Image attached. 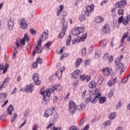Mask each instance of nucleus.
Instances as JSON below:
<instances>
[{
    "label": "nucleus",
    "mask_w": 130,
    "mask_h": 130,
    "mask_svg": "<svg viewBox=\"0 0 130 130\" xmlns=\"http://www.w3.org/2000/svg\"><path fill=\"white\" fill-rule=\"evenodd\" d=\"M106 44H107V41L106 40H104L100 41V45L101 46H105Z\"/></svg>",
    "instance_id": "e433bc0d"
},
{
    "label": "nucleus",
    "mask_w": 130,
    "mask_h": 130,
    "mask_svg": "<svg viewBox=\"0 0 130 130\" xmlns=\"http://www.w3.org/2000/svg\"><path fill=\"white\" fill-rule=\"evenodd\" d=\"M81 73V71L79 70H76L72 73L71 77L73 78V79H78Z\"/></svg>",
    "instance_id": "dca6fc26"
},
{
    "label": "nucleus",
    "mask_w": 130,
    "mask_h": 130,
    "mask_svg": "<svg viewBox=\"0 0 130 130\" xmlns=\"http://www.w3.org/2000/svg\"><path fill=\"white\" fill-rule=\"evenodd\" d=\"M36 62L39 63V64H41L42 62H43V60L40 57H38L36 60Z\"/></svg>",
    "instance_id": "37998d69"
},
{
    "label": "nucleus",
    "mask_w": 130,
    "mask_h": 130,
    "mask_svg": "<svg viewBox=\"0 0 130 130\" xmlns=\"http://www.w3.org/2000/svg\"><path fill=\"white\" fill-rule=\"evenodd\" d=\"M87 53V49L86 48H82L81 50V55L82 56H85Z\"/></svg>",
    "instance_id": "4c0bfd02"
},
{
    "label": "nucleus",
    "mask_w": 130,
    "mask_h": 130,
    "mask_svg": "<svg viewBox=\"0 0 130 130\" xmlns=\"http://www.w3.org/2000/svg\"><path fill=\"white\" fill-rule=\"evenodd\" d=\"M93 10H94V4L87 6L84 12V15L86 17H89L91 15V13L93 12Z\"/></svg>",
    "instance_id": "1a4fd4ad"
},
{
    "label": "nucleus",
    "mask_w": 130,
    "mask_h": 130,
    "mask_svg": "<svg viewBox=\"0 0 130 130\" xmlns=\"http://www.w3.org/2000/svg\"><path fill=\"white\" fill-rule=\"evenodd\" d=\"M29 40V36L27 34H24V37L20 40V43L22 45H25V41H28Z\"/></svg>",
    "instance_id": "aec40b11"
},
{
    "label": "nucleus",
    "mask_w": 130,
    "mask_h": 130,
    "mask_svg": "<svg viewBox=\"0 0 130 130\" xmlns=\"http://www.w3.org/2000/svg\"><path fill=\"white\" fill-rule=\"evenodd\" d=\"M117 81V77L115 76V74H112L111 77V80L108 82V86L112 87L116 83Z\"/></svg>",
    "instance_id": "9d476101"
},
{
    "label": "nucleus",
    "mask_w": 130,
    "mask_h": 130,
    "mask_svg": "<svg viewBox=\"0 0 130 130\" xmlns=\"http://www.w3.org/2000/svg\"><path fill=\"white\" fill-rule=\"evenodd\" d=\"M8 94L6 93L2 92L0 93V103L4 102L6 100Z\"/></svg>",
    "instance_id": "412c9836"
},
{
    "label": "nucleus",
    "mask_w": 130,
    "mask_h": 130,
    "mask_svg": "<svg viewBox=\"0 0 130 130\" xmlns=\"http://www.w3.org/2000/svg\"><path fill=\"white\" fill-rule=\"evenodd\" d=\"M1 84L2 83L0 82V91H2L4 88H6L10 84V77H6L3 81L2 85Z\"/></svg>",
    "instance_id": "9b49d317"
},
{
    "label": "nucleus",
    "mask_w": 130,
    "mask_h": 130,
    "mask_svg": "<svg viewBox=\"0 0 130 130\" xmlns=\"http://www.w3.org/2000/svg\"><path fill=\"white\" fill-rule=\"evenodd\" d=\"M88 87L90 88L94 89V88H96V83L95 81H92L90 82L88 85Z\"/></svg>",
    "instance_id": "c85d7f7f"
},
{
    "label": "nucleus",
    "mask_w": 130,
    "mask_h": 130,
    "mask_svg": "<svg viewBox=\"0 0 130 130\" xmlns=\"http://www.w3.org/2000/svg\"><path fill=\"white\" fill-rule=\"evenodd\" d=\"M127 4V2L126 0H121L115 4V8H117V9H122V8H124V7L126 6Z\"/></svg>",
    "instance_id": "0eeeda50"
},
{
    "label": "nucleus",
    "mask_w": 130,
    "mask_h": 130,
    "mask_svg": "<svg viewBox=\"0 0 130 130\" xmlns=\"http://www.w3.org/2000/svg\"><path fill=\"white\" fill-rule=\"evenodd\" d=\"M49 128H51V129L53 130H60L61 129V128L59 127H55L54 126V123H50L47 126V129H49Z\"/></svg>",
    "instance_id": "a211bd4d"
},
{
    "label": "nucleus",
    "mask_w": 130,
    "mask_h": 130,
    "mask_svg": "<svg viewBox=\"0 0 130 130\" xmlns=\"http://www.w3.org/2000/svg\"><path fill=\"white\" fill-rule=\"evenodd\" d=\"M59 9H60L57 10V12H56L57 17H58V16H59V14H60V12H61V11L63 10V5H60Z\"/></svg>",
    "instance_id": "c756f323"
},
{
    "label": "nucleus",
    "mask_w": 130,
    "mask_h": 130,
    "mask_svg": "<svg viewBox=\"0 0 130 130\" xmlns=\"http://www.w3.org/2000/svg\"><path fill=\"white\" fill-rule=\"evenodd\" d=\"M13 111H14V107H13V105H10L7 108L8 113L9 114V115H12L13 114Z\"/></svg>",
    "instance_id": "cd10ccee"
},
{
    "label": "nucleus",
    "mask_w": 130,
    "mask_h": 130,
    "mask_svg": "<svg viewBox=\"0 0 130 130\" xmlns=\"http://www.w3.org/2000/svg\"><path fill=\"white\" fill-rule=\"evenodd\" d=\"M62 89V87L60 85H54V86H51L50 88L47 89V90L49 91V93L51 94V93H53L55 91V90H57V91H60V90Z\"/></svg>",
    "instance_id": "6e6552de"
},
{
    "label": "nucleus",
    "mask_w": 130,
    "mask_h": 130,
    "mask_svg": "<svg viewBox=\"0 0 130 130\" xmlns=\"http://www.w3.org/2000/svg\"><path fill=\"white\" fill-rule=\"evenodd\" d=\"M86 75H82L80 76V79L81 81H85L86 80Z\"/></svg>",
    "instance_id": "8fccbe9b"
},
{
    "label": "nucleus",
    "mask_w": 130,
    "mask_h": 130,
    "mask_svg": "<svg viewBox=\"0 0 130 130\" xmlns=\"http://www.w3.org/2000/svg\"><path fill=\"white\" fill-rule=\"evenodd\" d=\"M16 54H17V48H16V47H14L13 50V55H12L13 58H15Z\"/></svg>",
    "instance_id": "c03bdc74"
},
{
    "label": "nucleus",
    "mask_w": 130,
    "mask_h": 130,
    "mask_svg": "<svg viewBox=\"0 0 130 130\" xmlns=\"http://www.w3.org/2000/svg\"><path fill=\"white\" fill-rule=\"evenodd\" d=\"M33 89H34V85L32 84H29L26 86L24 91L25 92H33Z\"/></svg>",
    "instance_id": "f3484780"
},
{
    "label": "nucleus",
    "mask_w": 130,
    "mask_h": 130,
    "mask_svg": "<svg viewBox=\"0 0 130 130\" xmlns=\"http://www.w3.org/2000/svg\"><path fill=\"white\" fill-rule=\"evenodd\" d=\"M89 128H90V125H89V124H88L87 125H86L84 127L83 130H88Z\"/></svg>",
    "instance_id": "338daca9"
},
{
    "label": "nucleus",
    "mask_w": 130,
    "mask_h": 130,
    "mask_svg": "<svg viewBox=\"0 0 130 130\" xmlns=\"http://www.w3.org/2000/svg\"><path fill=\"white\" fill-rule=\"evenodd\" d=\"M87 39V34H84L82 37H78L76 39V42H80V41H85Z\"/></svg>",
    "instance_id": "4be33fe9"
},
{
    "label": "nucleus",
    "mask_w": 130,
    "mask_h": 130,
    "mask_svg": "<svg viewBox=\"0 0 130 130\" xmlns=\"http://www.w3.org/2000/svg\"><path fill=\"white\" fill-rule=\"evenodd\" d=\"M84 122H85V118L81 119L79 123V126H82L84 124Z\"/></svg>",
    "instance_id": "6e6d98bb"
},
{
    "label": "nucleus",
    "mask_w": 130,
    "mask_h": 130,
    "mask_svg": "<svg viewBox=\"0 0 130 130\" xmlns=\"http://www.w3.org/2000/svg\"><path fill=\"white\" fill-rule=\"evenodd\" d=\"M94 21L98 23H102L104 21V18L101 16H96L95 18Z\"/></svg>",
    "instance_id": "a878e982"
},
{
    "label": "nucleus",
    "mask_w": 130,
    "mask_h": 130,
    "mask_svg": "<svg viewBox=\"0 0 130 130\" xmlns=\"http://www.w3.org/2000/svg\"><path fill=\"white\" fill-rule=\"evenodd\" d=\"M71 41H72V36L69 35L66 42L67 46H69L71 44Z\"/></svg>",
    "instance_id": "2f4dec72"
},
{
    "label": "nucleus",
    "mask_w": 130,
    "mask_h": 130,
    "mask_svg": "<svg viewBox=\"0 0 130 130\" xmlns=\"http://www.w3.org/2000/svg\"><path fill=\"white\" fill-rule=\"evenodd\" d=\"M70 130H77V127L75 125H72L70 127Z\"/></svg>",
    "instance_id": "e2e57ef3"
},
{
    "label": "nucleus",
    "mask_w": 130,
    "mask_h": 130,
    "mask_svg": "<svg viewBox=\"0 0 130 130\" xmlns=\"http://www.w3.org/2000/svg\"><path fill=\"white\" fill-rule=\"evenodd\" d=\"M85 80H86V82H90V80H91V76H86Z\"/></svg>",
    "instance_id": "680f3d73"
},
{
    "label": "nucleus",
    "mask_w": 130,
    "mask_h": 130,
    "mask_svg": "<svg viewBox=\"0 0 130 130\" xmlns=\"http://www.w3.org/2000/svg\"><path fill=\"white\" fill-rule=\"evenodd\" d=\"M127 36H128V32H126L125 34H123V35L122 37V39H121L122 43H123V41H124V39H125V38H127Z\"/></svg>",
    "instance_id": "58836bf2"
},
{
    "label": "nucleus",
    "mask_w": 130,
    "mask_h": 130,
    "mask_svg": "<svg viewBox=\"0 0 130 130\" xmlns=\"http://www.w3.org/2000/svg\"><path fill=\"white\" fill-rule=\"evenodd\" d=\"M85 29L82 27L74 28L72 30V34L73 36H79L81 33H83Z\"/></svg>",
    "instance_id": "423d86ee"
},
{
    "label": "nucleus",
    "mask_w": 130,
    "mask_h": 130,
    "mask_svg": "<svg viewBox=\"0 0 130 130\" xmlns=\"http://www.w3.org/2000/svg\"><path fill=\"white\" fill-rule=\"evenodd\" d=\"M29 32L32 35H35L36 34V30H34V29H30Z\"/></svg>",
    "instance_id": "5fc2aeb1"
},
{
    "label": "nucleus",
    "mask_w": 130,
    "mask_h": 130,
    "mask_svg": "<svg viewBox=\"0 0 130 130\" xmlns=\"http://www.w3.org/2000/svg\"><path fill=\"white\" fill-rule=\"evenodd\" d=\"M17 114L15 113L14 114V115L13 116L12 119H11V122H14V121H15V119H16V118H17Z\"/></svg>",
    "instance_id": "864d4df0"
},
{
    "label": "nucleus",
    "mask_w": 130,
    "mask_h": 130,
    "mask_svg": "<svg viewBox=\"0 0 130 130\" xmlns=\"http://www.w3.org/2000/svg\"><path fill=\"white\" fill-rule=\"evenodd\" d=\"M60 73V76L62 75V73L63 72V71H64V67H62L61 68V69L59 70Z\"/></svg>",
    "instance_id": "052dcab7"
},
{
    "label": "nucleus",
    "mask_w": 130,
    "mask_h": 130,
    "mask_svg": "<svg viewBox=\"0 0 130 130\" xmlns=\"http://www.w3.org/2000/svg\"><path fill=\"white\" fill-rule=\"evenodd\" d=\"M116 66H118L120 69H123V64L119 61V58H116L115 60Z\"/></svg>",
    "instance_id": "bb28decb"
},
{
    "label": "nucleus",
    "mask_w": 130,
    "mask_h": 130,
    "mask_svg": "<svg viewBox=\"0 0 130 130\" xmlns=\"http://www.w3.org/2000/svg\"><path fill=\"white\" fill-rule=\"evenodd\" d=\"M113 93H114V90L113 89L111 90L108 95L109 98H111L113 96Z\"/></svg>",
    "instance_id": "09e8293b"
},
{
    "label": "nucleus",
    "mask_w": 130,
    "mask_h": 130,
    "mask_svg": "<svg viewBox=\"0 0 130 130\" xmlns=\"http://www.w3.org/2000/svg\"><path fill=\"white\" fill-rule=\"evenodd\" d=\"M32 79L33 81H34L36 85H38L41 84V81L39 80V75H38V74H34L32 76Z\"/></svg>",
    "instance_id": "2eb2a0df"
},
{
    "label": "nucleus",
    "mask_w": 130,
    "mask_h": 130,
    "mask_svg": "<svg viewBox=\"0 0 130 130\" xmlns=\"http://www.w3.org/2000/svg\"><path fill=\"white\" fill-rule=\"evenodd\" d=\"M100 98L99 99V103H104V102H105V101H106V97L105 96H102V97H100L99 98Z\"/></svg>",
    "instance_id": "f704fd0d"
},
{
    "label": "nucleus",
    "mask_w": 130,
    "mask_h": 130,
    "mask_svg": "<svg viewBox=\"0 0 130 130\" xmlns=\"http://www.w3.org/2000/svg\"><path fill=\"white\" fill-rule=\"evenodd\" d=\"M102 72H103V75H104V77H109L110 76V74L111 72H112V70L111 68L107 67L106 68H104L102 70Z\"/></svg>",
    "instance_id": "ddd939ff"
},
{
    "label": "nucleus",
    "mask_w": 130,
    "mask_h": 130,
    "mask_svg": "<svg viewBox=\"0 0 130 130\" xmlns=\"http://www.w3.org/2000/svg\"><path fill=\"white\" fill-rule=\"evenodd\" d=\"M83 62V59L81 58H78L76 59V63H75V67L79 68L81 65V63Z\"/></svg>",
    "instance_id": "393cba45"
},
{
    "label": "nucleus",
    "mask_w": 130,
    "mask_h": 130,
    "mask_svg": "<svg viewBox=\"0 0 130 130\" xmlns=\"http://www.w3.org/2000/svg\"><path fill=\"white\" fill-rule=\"evenodd\" d=\"M101 56V51H95V55H94L95 58H99Z\"/></svg>",
    "instance_id": "c9c22d12"
},
{
    "label": "nucleus",
    "mask_w": 130,
    "mask_h": 130,
    "mask_svg": "<svg viewBox=\"0 0 130 130\" xmlns=\"http://www.w3.org/2000/svg\"><path fill=\"white\" fill-rule=\"evenodd\" d=\"M16 44L17 49H19L20 48H20H22V45H21V44H20V43L16 42Z\"/></svg>",
    "instance_id": "4d7b16f0"
},
{
    "label": "nucleus",
    "mask_w": 130,
    "mask_h": 130,
    "mask_svg": "<svg viewBox=\"0 0 130 130\" xmlns=\"http://www.w3.org/2000/svg\"><path fill=\"white\" fill-rule=\"evenodd\" d=\"M68 56V54L67 53H64L62 55H61V60H62L63 59V57H67Z\"/></svg>",
    "instance_id": "bf43d9fd"
},
{
    "label": "nucleus",
    "mask_w": 130,
    "mask_h": 130,
    "mask_svg": "<svg viewBox=\"0 0 130 130\" xmlns=\"http://www.w3.org/2000/svg\"><path fill=\"white\" fill-rule=\"evenodd\" d=\"M113 61V56H110V57L109 58L108 61L110 63V62H112Z\"/></svg>",
    "instance_id": "0e129e2a"
},
{
    "label": "nucleus",
    "mask_w": 130,
    "mask_h": 130,
    "mask_svg": "<svg viewBox=\"0 0 130 130\" xmlns=\"http://www.w3.org/2000/svg\"><path fill=\"white\" fill-rule=\"evenodd\" d=\"M79 20L81 22H84L86 20V17H85V15H82L79 17Z\"/></svg>",
    "instance_id": "a18cd8bd"
},
{
    "label": "nucleus",
    "mask_w": 130,
    "mask_h": 130,
    "mask_svg": "<svg viewBox=\"0 0 130 130\" xmlns=\"http://www.w3.org/2000/svg\"><path fill=\"white\" fill-rule=\"evenodd\" d=\"M100 90L98 89H95L94 90V93H92V95H94V96H97V95H98V94H101V93H99Z\"/></svg>",
    "instance_id": "de8ad7c7"
},
{
    "label": "nucleus",
    "mask_w": 130,
    "mask_h": 130,
    "mask_svg": "<svg viewBox=\"0 0 130 130\" xmlns=\"http://www.w3.org/2000/svg\"><path fill=\"white\" fill-rule=\"evenodd\" d=\"M32 66L33 69H37V67H38V63H37V62H34Z\"/></svg>",
    "instance_id": "603ef678"
},
{
    "label": "nucleus",
    "mask_w": 130,
    "mask_h": 130,
    "mask_svg": "<svg viewBox=\"0 0 130 130\" xmlns=\"http://www.w3.org/2000/svg\"><path fill=\"white\" fill-rule=\"evenodd\" d=\"M67 29H68V22L64 21L63 23L62 30L64 31H67Z\"/></svg>",
    "instance_id": "473e14b6"
},
{
    "label": "nucleus",
    "mask_w": 130,
    "mask_h": 130,
    "mask_svg": "<svg viewBox=\"0 0 130 130\" xmlns=\"http://www.w3.org/2000/svg\"><path fill=\"white\" fill-rule=\"evenodd\" d=\"M115 116H116V113H113L109 115V118L111 120H112L115 117Z\"/></svg>",
    "instance_id": "79ce46f5"
},
{
    "label": "nucleus",
    "mask_w": 130,
    "mask_h": 130,
    "mask_svg": "<svg viewBox=\"0 0 130 130\" xmlns=\"http://www.w3.org/2000/svg\"><path fill=\"white\" fill-rule=\"evenodd\" d=\"M121 107V102H119L118 104L116 105L117 108H119Z\"/></svg>",
    "instance_id": "774afa93"
},
{
    "label": "nucleus",
    "mask_w": 130,
    "mask_h": 130,
    "mask_svg": "<svg viewBox=\"0 0 130 130\" xmlns=\"http://www.w3.org/2000/svg\"><path fill=\"white\" fill-rule=\"evenodd\" d=\"M38 128V125H37V124H35L32 127V130H37Z\"/></svg>",
    "instance_id": "69168bd1"
},
{
    "label": "nucleus",
    "mask_w": 130,
    "mask_h": 130,
    "mask_svg": "<svg viewBox=\"0 0 130 130\" xmlns=\"http://www.w3.org/2000/svg\"><path fill=\"white\" fill-rule=\"evenodd\" d=\"M48 38V34L44 31L41 38V39L38 42L37 46L36 47V50L37 51V53H41L42 49L41 48V43L44 40H46Z\"/></svg>",
    "instance_id": "f257e3e1"
},
{
    "label": "nucleus",
    "mask_w": 130,
    "mask_h": 130,
    "mask_svg": "<svg viewBox=\"0 0 130 130\" xmlns=\"http://www.w3.org/2000/svg\"><path fill=\"white\" fill-rule=\"evenodd\" d=\"M102 31L104 34H108L110 33V25L106 23L102 27Z\"/></svg>",
    "instance_id": "4468645a"
},
{
    "label": "nucleus",
    "mask_w": 130,
    "mask_h": 130,
    "mask_svg": "<svg viewBox=\"0 0 130 130\" xmlns=\"http://www.w3.org/2000/svg\"><path fill=\"white\" fill-rule=\"evenodd\" d=\"M90 97L87 98L85 99V103L88 104L89 102H91V103H96L97 102V98H100L101 97V94L99 93L97 95H93V92L92 91H89Z\"/></svg>",
    "instance_id": "f03ea898"
},
{
    "label": "nucleus",
    "mask_w": 130,
    "mask_h": 130,
    "mask_svg": "<svg viewBox=\"0 0 130 130\" xmlns=\"http://www.w3.org/2000/svg\"><path fill=\"white\" fill-rule=\"evenodd\" d=\"M55 110L54 107H52L50 109H48L46 110L44 113V116L47 118V117H49V116H51L53 114V111Z\"/></svg>",
    "instance_id": "f8f14e48"
},
{
    "label": "nucleus",
    "mask_w": 130,
    "mask_h": 130,
    "mask_svg": "<svg viewBox=\"0 0 130 130\" xmlns=\"http://www.w3.org/2000/svg\"><path fill=\"white\" fill-rule=\"evenodd\" d=\"M8 69H9V64L8 63H6L5 64V67L4 68V65L3 64H0V70L1 71H3V74H5L8 71Z\"/></svg>",
    "instance_id": "6ab92c4d"
},
{
    "label": "nucleus",
    "mask_w": 130,
    "mask_h": 130,
    "mask_svg": "<svg viewBox=\"0 0 130 130\" xmlns=\"http://www.w3.org/2000/svg\"><path fill=\"white\" fill-rule=\"evenodd\" d=\"M51 45V42H48L46 44H45V46L47 47V48H48V47H50Z\"/></svg>",
    "instance_id": "13d9d810"
},
{
    "label": "nucleus",
    "mask_w": 130,
    "mask_h": 130,
    "mask_svg": "<svg viewBox=\"0 0 130 130\" xmlns=\"http://www.w3.org/2000/svg\"><path fill=\"white\" fill-rule=\"evenodd\" d=\"M111 123V121L108 120V121H105L104 123V125H106V126H107L108 125H110Z\"/></svg>",
    "instance_id": "3c124183"
},
{
    "label": "nucleus",
    "mask_w": 130,
    "mask_h": 130,
    "mask_svg": "<svg viewBox=\"0 0 130 130\" xmlns=\"http://www.w3.org/2000/svg\"><path fill=\"white\" fill-rule=\"evenodd\" d=\"M118 15L119 16H121V17H123V15H124V10L122 9H119L117 11Z\"/></svg>",
    "instance_id": "7c9ffc66"
},
{
    "label": "nucleus",
    "mask_w": 130,
    "mask_h": 130,
    "mask_svg": "<svg viewBox=\"0 0 130 130\" xmlns=\"http://www.w3.org/2000/svg\"><path fill=\"white\" fill-rule=\"evenodd\" d=\"M78 85H79V81L75 80L73 82V87L74 89H76L78 87Z\"/></svg>",
    "instance_id": "a19ab883"
},
{
    "label": "nucleus",
    "mask_w": 130,
    "mask_h": 130,
    "mask_svg": "<svg viewBox=\"0 0 130 130\" xmlns=\"http://www.w3.org/2000/svg\"><path fill=\"white\" fill-rule=\"evenodd\" d=\"M130 22V15L129 14H126L125 18H123V17L120 16L118 19V23L121 24L122 23L124 26L127 25V24Z\"/></svg>",
    "instance_id": "7ed1b4c3"
},
{
    "label": "nucleus",
    "mask_w": 130,
    "mask_h": 130,
    "mask_svg": "<svg viewBox=\"0 0 130 130\" xmlns=\"http://www.w3.org/2000/svg\"><path fill=\"white\" fill-rule=\"evenodd\" d=\"M109 58V55H108V53H105L104 56H103V59L104 60H107Z\"/></svg>",
    "instance_id": "49530a36"
},
{
    "label": "nucleus",
    "mask_w": 130,
    "mask_h": 130,
    "mask_svg": "<svg viewBox=\"0 0 130 130\" xmlns=\"http://www.w3.org/2000/svg\"><path fill=\"white\" fill-rule=\"evenodd\" d=\"M20 25L21 28L23 30H25L27 28V23H26V20L24 19L21 20Z\"/></svg>",
    "instance_id": "b1692460"
},
{
    "label": "nucleus",
    "mask_w": 130,
    "mask_h": 130,
    "mask_svg": "<svg viewBox=\"0 0 130 130\" xmlns=\"http://www.w3.org/2000/svg\"><path fill=\"white\" fill-rule=\"evenodd\" d=\"M68 107L69 111L71 114H74V113L76 112V109H78V107L77 106L76 103L72 100L69 101Z\"/></svg>",
    "instance_id": "20e7f679"
},
{
    "label": "nucleus",
    "mask_w": 130,
    "mask_h": 130,
    "mask_svg": "<svg viewBox=\"0 0 130 130\" xmlns=\"http://www.w3.org/2000/svg\"><path fill=\"white\" fill-rule=\"evenodd\" d=\"M8 26L9 31H12L13 30V27H14V20L10 19L8 21Z\"/></svg>",
    "instance_id": "5701e85b"
},
{
    "label": "nucleus",
    "mask_w": 130,
    "mask_h": 130,
    "mask_svg": "<svg viewBox=\"0 0 130 130\" xmlns=\"http://www.w3.org/2000/svg\"><path fill=\"white\" fill-rule=\"evenodd\" d=\"M41 95H43L44 96L42 103L44 105L47 104V102L49 100V98H50V93H49V91L46 89L45 91H42L41 92Z\"/></svg>",
    "instance_id": "39448f33"
},
{
    "label": "nucleus",
    "mask_w": 130,
    "mask_h": 130,
    "mask_svg": "<svg viewBox=\"0 0 130 130\" xmlns=\"http://www.w3.org/2000/svg\"><path fill=\"white\" fill-rule=\"evenodd\" d=\"M86 108V106L84 104H81L78 106V109L79 110H84Z\"/></svg>",
    "instance_id": "ea45409f"
},
{
    "label": "nucleus",
    "mask_w": 130,
    "mask_h": 130,
    "mask_svg": "<svg viewBox=\"0 0 130 130\" xmlns=\"http://www.w3.org/2000/svg\"><path fill=\"white\" fill-rule=\"evenodd\" d=\"M66 31H67L62 29L61 32L58 36V38L59 39L62 38V37L64 36Z\"/></svg>",
    "instance_id": "72a5a7b5"
}]
</instances>
